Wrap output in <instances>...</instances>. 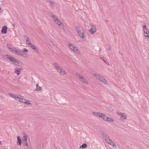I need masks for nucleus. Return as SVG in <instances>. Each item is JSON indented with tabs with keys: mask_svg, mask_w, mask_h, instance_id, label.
Instances as JSON below:
<instances>
[{
	"mask_svg": "<svg viewBox=\"0 0 149 149\" xmlns=\"http://www.w3.org/2000/svg\"><path fill=\"white\" fill-rule=\"evenodd\" d=\"M74 52H76L77 54H79V51L78 49L75 46L74 47V49H73V50Z\"/></svg>",
	"mask_w": 149,
	"mask_h": 149,
	"instance_id": "dca6fc26",
	"label": "nucleus"
},
{
	"mask_svg": "<svg viewBox=\"0 0 149 149\" xmlns=\"http://www.w3.org/2000/svg\"><path fill=\"white\" fill-rule=\"evenodd\" d=\"M29 46L31 47V48L33 49H37V48L32 43H31Z\"/></svg>",
	"mask_w": 149,
	"mask_h": 149,
	"instance_id": "b1692460",
	"label": "nucleus"
},
{
	"mask_svg": "<svg viewBox=\"0 0 149 149\" xmlns=\"http://www.w3.org/2000/svg\"><path fill=\"white\" fill-rule=\"evenodd\" d=\"M13 52L21 56H24V54L22 53V52L21 51L20 49H18L15 48Z\"/></svg>",
	"mask_w": 149,
	"mask_h": 149,
	"instance_id": "f03ea898",
	"label": "nucleus"
},
{
	"mask_svg": "<svg viewBox=\"0 0 149 149\" xmlns=\"http://www.w3.org/2000/svg\"><path fill=\"white\" fill-rule=\"evenodd\" d=\"M87 147V145L86 143H84L79 148H84Z\"/></svg>",
	"mask_w": 149,
	"mask_h": 149,
	"instance_id": "4be33fe9",
	"label": "nucleus"
},
{
	"mask_svg": "<svg viewBox=\"0 0 149 149\" xmlns=\"http://www.w3.org/2000/svg\"><path fill=\"white\" fill-rule=\"evenodd\" d=\"M36 90L37 91H40L42 90V88L38 86V84H36Z\"/></svg>",
	"mask_w": 149,
	"mask_h": 149,
	"instance_id": "6ab92c4d",
	"label": "nucleus"
},
{
	"mask_svg": "<svg viewBox=\"0 0 149 149\" xmlns=\"http://www.w3.org/2000/svg\"><path fill=\"white\" fill-rule=\"evenodd\" d=\"M105 134H106V133L104 132H102V133H101V135L102 136H103Z\"/></svg>",
	"mask_w": 149,
	"mask_h": 149,
	"instance_id": "58836bf2",
	"label": "nucleus"
},
{
	"mask_svg": "<svg viewBox=\"0 0 149 149\" xmlns=\"http://www.w3.org/2000/svg\"><path fill=\"white\" fill-rule=\"evenodd\" d=\"M68 46H69L70 48L72 50H73V49H74V47H75L74 45L71 44H69Z\"/></svg>",
	"mask_w": 149,
	"mask_h": 149,
	"instance_id": "393cba45",
	"label": "nucleus"
},
{
	"mask_svg": "<svg viewBox=\"0 0 149 149\" xmlns=\"http://www.w3.org/2000/svg\"><path fill=\"white\" fill-rule=\"evenodd\" d=\"M93 113L94 115L97 116H98V115L99 114V113L98 112H93Z\"/></svg>",
	"mask_w": 149,
	"mask_h": 149,
	"instance_id": "c85d7f7f",
	"label": "nucleus"
},
{
	"mask_svg": "<svg viewBox=\"0 0 149 149\" xmlns=\"http://www.w3.org/2000/svg\"><path fill=\"white\" fill-rule=\"evenodd\" d=\"M144 33L146 34V35H145V36L147 37L149 36V32L148 29L145 30L144 31Z\"/></svg>",
	"mask_w": 149,
	"mask_h": 149,
	"instance_id": "2eb2a0df",
	"label": "nucleus"
},
{
	"mask_svg": "<svg viewBox=\"0 0 149 149\" xmlns=\"http://www.w3.org/2000/svg\"><path fill=\"white\" fill-rule=\"evenodd\" d=\"M23 38L24 39H25L26 40H28L29 39V38H28V37H27V36H26L25 35H24Z\"/></svg>",
	"mask_w": 149,
	"mask_h": 149,
	"instance_id": "e433bc0d",
	"label": "nucleus"
},
{
	"mask_svg": "<svg viewBox=\"0 0 149 149\" xmlns=\"http://www.w3.org/2000/svg\"><path fill=\"white\" fill-rule=\"evenodd\" d=\"M1 144V142H0V145Z\"/></svg>",
	"mask_w": 149,
	"mask_h": 149,
	"instance_id": "c03bdc74",
	"label": "nucleus"
},
{
	"mask_svg": "<svg viewBox=\"0 0 149 149\" xmlns=\"http://www.w3.org/2000/svg\"><path fill=\"white\" fill-rule=\"evenodd\" d=\"M9 95H10L12 97L14 98H15V97H16V96L14 94H11V93H10L9 94Z\"/></svg>",
	"mask_w": 149,
	"mask_h": 149,
	"instance_id": "7c9ffc66",
	"label": "nucleus"
},
{
	"mask_svg": "<svg viewBox=\"0 0 149 149\" xmlns=\"http://www.w3.org/2000/svg\"><path fill=\"white\" fill-rule=\"evenodd\" d=\"M121 117L123 119H125L127 117L126 115L123 113H120Z\"/></svg>",
	"mask_w": 149,
	"mask_h": 149,
	"instance_id": "aec40b11",
	"label": "nucleus"
},
{
	"mask_svg": "<svg viewBox=\"0 0 149 149\" xmlns=\"http://www.w3.org/2000/svg\"><path fill=\"white\" fill-rule=\"evenodd\" d=\"M6 57L12 63H15L16 60L15 58L8 54L6 55Z\"/></svg>",
	"mask_w": 149,
	"mask_h": 149,
	"instance_id": "f257e3e1",
	"label": "nucleus"
},
{
	"mask_svg": "<svg viewBox=\"0 0 149 149\" xmlns=\"http://www.w3.org/2000/svg\"><path fill=\"white\" fill-rule=\"evenodd\" d=\"M7 47L9 50L12 52H13L15 49V48L14 47H12L10 45H7Z\"/></svg>",
	"mask_w": 149,
	"mask_h": 149,
	"instance_id": "f8f14e48",
	"label": "nucleus"
},
{
	"mask_svg": "<svg viewBox=\"0 0 149 149\" xmlns=\"http://www.w3.org/2000/svg\"><path fill=\"white\" fill-rule=\"evenodd\" d=\"M63 24L61 23H60L59 24V27L60 29H64L63 27Z\"/></svg>",
	"mask_w": 149,
	"mask_h": 149,
	"instance_id": "bb28decb",
	"label": "nucleus"
},
{
	"mask_svg": "<svg viewBox=\"0 0 149 149\" xmlns=\"http://www.w3.org/2000/svg\"><path fill=\"white\" fill-rule=\"evenodd\" d=\"M52 19L54 21V22H55L56 21V19H58L56 16H55V15H54L53 16H52Z\"/></svg>",
	"mask_w": 149,
	"mask_h": 149,
	"instance_id": "c756f323",
	"label": "nucleus"
},
{
	"mask_svg": "<svg viewBox=\"0 0 149 149\" xmlns=\"http://www.w3.org/2000/svg\"><path fill=\"white\" fill-rule=\"evenodd\" d=\"M22 143L24 146H29L28 143L27 142V138H22Z\"/></svg>",
	"mask_w": 149,
	"mask_h": 149,
	"instance_id": "6e6552de",
	"label": "nucleus"
},
{
	"mask_svg": "<svg viewBox=\"0 0 149 149\" xmlns=\"http://www.w3.org/2000/svg\"><path fill=\"white\" fill-rule=\"evenodd\" d=\"M96 30V27L95 26H91V29L89 30L90 33L91 34H93L95 32Z\"/></svg>",
	"mask_w": 149,
	"mask_h": 149,
	"instance_id": "20e7f679",
	"label": "nucleus"
},
{
	"mask_svg": "<svg viewBox=\"0 0 149 149\" xmlns=\"http://www.w3.org/2000/svg\"><path fill=\"white\" fill-rule=\"evenodd\" d=\"M102 118L105 121H107V119H108V117L105 115L104 114L102 117Z\"/></svg>",
	"mask_w": 149,
	"mask_h": 149,
	"instance_id": "5701e85b",
	"label": "nucleus"
},
{
	"mask_svg": "<svg viewBox=\"0 0 149 149\" xmlns=\"http://www.w3.org/2000/svg\"><path fill=\"white\" fill-rule=\"evenodd\" d=\"M143 30H147V28H146V25H144L143 26Z\"/></svg>",
	"mask_w": 149,
	"mask_h": 149,
	"instance_id": "4c0bfd02",
	"label": "nucleus"
},
{
	"mask_svg": "<svg viewBox=\"0 0 149 149\" xmlns=\"http://www.w3.org/2000/svg\"><path fill=\"white\" fill-rule=\"evenodd\" d=\"M58 72H60L61 74L64 75L66 74V72L64 71V70L62 68H61L60 69H58Z\"/></svg>",
	"mask_w": 149,
	"mask_h": 149,
	"instance_id": "9b49d317",
	"label": "nucleus"
},
{
	"mask_svg": "<svg viewBox=\"0 0 149 149\" xmlns=\"http://www.w3.org/2000/svg\"><path fill=\"white\" fill-rule=\"evenodd\" d=\"M54 66L56 68V70L57 71H58V69H60L62 67L61 66H60L57 63H54Z\"/></svg>",
	"mask_w": 149,
	"mask_h": 149,
	"instance_id": "f3484780",
	"label": "nucleus"
},
{
	"mask_svg": "<svg viewBox=\"0 0 149 149\" xmlns=\"http://www.w3.org/2000/svg\"><path fill=\"white\" fill-rule=\"evenodd\" d=\"M37 52H38V51L37 48V49H34Z\"/></svg>",
	"mask_w": 149,
	"mask_h": 149,
	"instance_id": "ea45409f",
	"label": "nucleus"
},
{
	"mask_svg": "<svg viewBox=\"0 0 149 149\" xmlns=\"http://www.w3.org/2000/svg\"><path fill=\"white\" fill-rule=\"evenodd\" d=\"M103 61H104L105 63H106V62L105 61H104V60L103 59Z\"/></svg>",
	"mask_w": 149,
	"mask_h": 149,
	"instance_id": "37998d69",
	"label": "nucleus"
},
{
	"mask_svg": "<svg viewBox=\"0 0 149 149\" xmlns=\"http://www.w3.org/2000/svg\"><path fill=\"white\" fill-rule=\"evenodd\" d=\"M97 75H97V74H94V76L95 77H97Z\"/></svg>",
	"mask_w": 149,
	"mask_h": 149,
	"instance_id": "a19ab883",
	"label": "nucleus"
},
{
	"mask_svg": "<svg viewBox=\"0 0 149 149\" xmlns=\"http://www.w3.org/2000/svg\"><path fill=\"white\" fill-rule=\"evenodd\" d=\"M2 9L0 7V13L2 11Z\"/></svg>",
	"mask_w": 149,
	"mask_h": 149,
	"instance_id": "79ce46f5",
	"label": "nucleus"
},
{
	"mask_svg": "<svg viewBox=\"0 0 149 149\" xmlns=\"http://www.w3.org/2000/svg\"><path fill=\"white\" fill-rule=\"evenodd\" d=\"M107 121L110 122H112L113 121V119L112 118L108 117V119H107Z\"/></svg>",
	"mask_w": 149,
	"mask_h": 149,
	"instance_id": "2f4dec72",
	"label": "nucleus"
},
{
	"mask_svg": "<svg viewBox=\"0 0 149 149\" xmlns=\"http://www.w3.org/2000/svg\"><path fill=\"white\" fill-rule=\"evenodd\" d=\"M77 74L78 76V77H79V79L81 81H82V82H83L85 84H87V81L86 79H84L83 77H82L81 76H79V74Z\"/></svg>",
	"mask_w": 149,
	"mask_h": 149,
	"instance_id": "39448f33",
	"label": "nucleus"
},
{
	"mask_svg": "<svg viewBox=\"0 0 149 149\" xmlns=\"http://www.w3.org/2000/svg\"><path fill=\"white\" fill-rule=\"evenodd\" d=\"M103 138L105 140V141H106V140L109 138L108 136H107L106 134H105L104 135L102 136Z\"/></svg>",
	"mask_w": 149,
	"mask_h": 149,
	"instance_id": "a878e982",
	"label": "nucleus"
},
{
	"mask_svg": "<svg viewBox=\"0 0 149 149\" xmlns=\"http://www.w3.org/2000/svg\"><path fill=\"white\" fill-rule=\"evenodd\" d=\"M21 70L19 69H16L15 70V73H16L17 75L19 74Z\"/></svg>",
	"mask_w": 149,
	"mask_h": 149,
	"instance_id": "a211bd4d",
	"label": "nucleus"
},
{
	"mask_svg": "<svg viewBox=\"0 0 149 149\" xmlns=\"http://www.w3.org/2000/svg\"><path fill=\"white\" fill-rule=\"evenodd\" d=\"M22 134L23 136L22 138H27V136L26 134L24 132H22Z\"/></svg>",
	"mask_w": 149,
	"mask_h": 149,
	"instance_id": "412c9836",
	"label": "nucleus"
},
{
	"mask_svg": "<svg viewBox=\"0 0 149 149\" xmlns=\"http://www.w3.org/2000/svg\"><path fill=\"white\" fill-rule=\"evenodd\" d=\"M20 101L22 102L23 103H26L27 104H30V102L29 101H26V100L22 98H21Z\"/></svg>",
	"mask_w": 149,
	"mask_h": 149,
	"instance_id": "ddd939ff",
	"label": "nucleus"
},
{
	"mask_svg": "<svg viewBox=\"0 0 149 149\" xmlns=\"http://www.w3.org/2000/svg\"><path fill=\"white\" fill-rule=\"evenodd\" d=\"M21 99V97H18L17 96H16L15 98V99L17 101H20Z\"/></svg>",
	"mask_w": 149,
	"mask_h": 149,
	"instance_id": "72a5a7b5",
	"label": "nucleus"
},
{
	"mask_svg": "<svg viewBox=\"0 0 149 149\" xmlns=\"http://www.w3.org/2000/svg\"><path fill=\"white\" fill-rule=\"evenodd\" d=\"M17 145L20 146L21 145L22 141L21 140L20 138V137L19 136H18L17 137Z\"/></svg>",
	"mask_w": 149,
	"mask_h": 149,
	"instance_id": "4468645a",
	"label": "nucleus"
},
{
	"mask_svg": "<svg viewBox=\"0 0 149 149\" xmlns=\"http://www.w3.org/2000/svg\"><path fill=\"white\" fill-rule=\"evenodd\" d=\"M15 65H17L22 67L23 66V63L21 61H18V60H16L15 62Z\"/></svg>",
	"mask_w": 149,
	"mask_h": 149,
	"instance_id": "9d476101",
	"label": "nucleus"
},
{
	"mask_svg": "<svg viewBox=\"0 0 149 149\" xmlns=\"http://www.w3.org/2000/svg\"><path fill=\"white\" fill-rule=\"evenodd\" d=\"M99 79L102 82H103L104 83H107V81L106 79L104 78L102 76H100L99 77Z\"/></svg>",
	"mask_w": 149,
	"mask_h": 149,
	"instance_id": "1a4fd4ad",
	"label": "nucleus"
},
{
	"mask_svg": "<svg viewBox=\"0 0 149 149\" xmlns=\"http://www.w3.org/2000/svg\"><path fill=\"white\" fill-rule=\"evenodd\" d=\"M106 141L109 144H110L111 145L113 146H115L116 145L109 138L108 139H107L106 141Z\"/></svg>",
	"mask_w": 149,
	"mask_h": 149,
	"instance_id": "7ed1b4c3",
	"label": "nucleus"
},
{
	"mask_svg": "<svg viewBox=\"0 0 149 149\" xmlns=\"http://www.w3.org/2000/svg\"><path fill=\"white\" fill-rule=\"evenodd\" d=\"M104 114L102 113H99V114L98 115V116H99L100 117H101L102 118Z\"/></svg>",
	"mask_w": 149,
	"mask_h": 149,
	"instance_id": "c9c22d12",
	"label": "nucleus"
},
{
	"mask_svg": "<svg viewBox=\"0 0 149 149\" xmlns=\"http://www.w3.org/2000/svg\"><path fill=\"white\" fill-rule=\"evenodd\" d=\"M7 27L6 26H4L3 27L1 32L2 34H6L7 33Z\"/></svg>",
	"mask_w": 149,
	"mask_h": 149,
	"instance_id": "0eeeda50",
	"label": "nucleus"
},
{
	"mask_svg": "<svg viewBox=\"0 0 149 149\" xmlns=\"http://www.w3.org/2000/svg\"><path fill=\"white\" fill-rule=\"evenodd\" d=\"M22 51V53H23V52H28V50L26 49L25 48H24V49H23L22 51Z\"/></svg>",
	"mask_w": 149,
	"mask_h": 149,
	"instance_id": "f704fd0d",
	"label": "nucleus"
},
{
	"mask_svg": "<svg viewBox=\"0 0 149 149\" xmlns=\"http://www.w3.org/2000/svg\"><path fill=\"white\" fill-rule=\"evenodd\" d=\"M26 43L29 45L31 43V41L29 39L28 40H26Z\"/></svg>",
	"mask_w": 149,
	"mask_h": 149,
	"instance_id": "cd10ccee",
	"label": "nucleus"
},
{
	"mask_svg": "<svg viewBox=\"0 0 149 149\" xmlns=\"http://www.w3.org/2000/svg\"><path fill=\"white\" fill-rule=\"evenodd\" d=\"M77 33L78 36L80 38H85V36L83 32H81L80 30H78Z\"/></svg>",
	"mask_w": 149,
	"mask_h": 149,
	"instance_id": "423d86ee",
	"label": "nucleus"
},
{
	"mask_svg": "<svg viewBox=\"0 0 149 149\" xmlns=\"http://www.w3.org/2000/svg\"><path fill=\"white\" fill-rule=\"evenodd\" d=\"M56 21L55 22H56L57 24H58L59 25V24H60V23H61V21L58 19H56Z\"/></svg>",
	"mask_w": 149,
	"mask_h": 149,
	"instance_id": "473e14b6",
	"label": "nucleus"
}]
</instances>
